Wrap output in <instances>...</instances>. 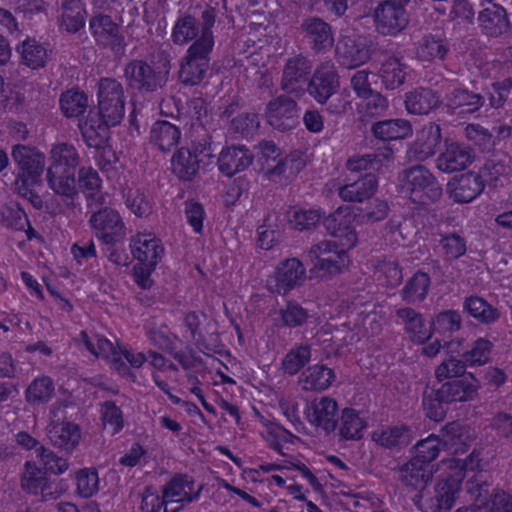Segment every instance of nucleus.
<instances>
[{
	"label": "nucleus",
	"mask_w": 512,
	"mask_h": 512,
	"mask_svg": "<svg viewBox=\"0 0 512 512\" xmlns=\"http://www.w3.org/2000/svg\"><path fill=\"white\" fill-rule=\"evenodd\" d=\"M216 16V10L212 7H207L201 13V35L189 46L180 65L179 79L185 85L199 84L209 68L210 54L215 43L212 28Z\"/></svg>",
	"instance_id": "nucleus-1"
},
{
	"label": "nucleus",
	"mask_w": 512,
	"mask_h": 512,
	"mask_svg": "<svg viewBox=\"0 0 512 512\" xmlns=\"http://www.w3.org/2000/svg\"><path fill=\"white\" fill-rule=\"evenodd\" d=\"M401 192L413 203L429 205L442 196V187L436 177L423 165L404 169L398 175Z\"/></svg>",
	"instance_id": "nucleus-2"
},
{
	"label": "nucleus",
	"mask_w": 512,
	"mask_h": 512,
	"mask_svg": "<svg viewBox=\"0 0 512 512\" xmlns=\"http://www.w3.org/2000/svg\"><path fill=\"white\" fill-rule=\"evenodd\" d=\"M466 438L459 423H448L440 431V435L431 434L418 441L414 446L413 458L429 464L438 456L441 449L452 454L463 453L466 450Z\"/></svg>",
	"instance_id": "nucleus-3"
},
{
	"label": "nucleus",
	"mask_w": 512,
	"mask_h": 512,
	"mask_svg": "<svg viewBox=\"0 0 512 512\" xmlns=\"http://www.w3.org/2000/svg\"><path fill=\"white\" fill-rule=\"evenodd\" d=\"M20 485L24 492L35 496L39 502L59 499L67 490L63 480L52 479L34 462L26 461L21 472Z\"/></svg>",
	"instance_id": "nucleus-4"
},
{
	"label": "nucleus",
	"mask_w": 512,
	"mask_h": 512,
	"mask_svg": "<svg viewBox=\"0 0 512 512\" xmlns=\"http://www.w3.org/2000/svg\"><path fill=\"white\" fill-rule=\"evenodd\" d=\"M410 0H382L373 10L375 31L382 36H396L407 27L409 15L406 6Z\"/></svg>",
	"instance_id": "nucleus-5"
},
{
	"label": "nucleus",
	"mask_w": 512,
	"mask_h": 512,
	"mask_svg": "<svg viewBox=\"0 0 512 512\" xmlns=\"http://www.w3.org/2000/svg\"><path fill=\"white\" fill-rule=\"evenodd\" d=\"M165 63L164 71H156L151 65L143 60H132L124 68V76L128 85L141 92H153L161 88L166 82V75L169 72V54L161 52Z\"/></svg>",
	"instance_id": "nucleus-6"
},
{
	"label": "nucleus",
	"mask_w": 512,
	"mask_h": 512,
	"mask_svg": "<svg viewBox=\"0 0 512 512\" xmlns=\"http://www.w3.org/2000/svg\"><path fill=\"white\" fill-rule=\"evenodd\" d=\"M373 51V41L369 36L351 33L340 36L335 47V57L341 66L353 69L368 62Z\"/></svg>",
	"instance_id": "nucleus-7"
},
{
	"label": "nucleus",
	"mask_w": 512,
	"mask_h": 512,
	"mask_svg": "<svg viewBox=\"0 0 512 512\" xmlns=\"http://www.w3.org/2000/svg\"><path fill=\"white\" fill-rule=\"evenodd\" d=\"M66 409L61 404H53L49 411L47 434L52 444L71 452L79 444L81 430L78 425L66 422Z\"/></svg>",
	"instance_id": "nucleus-8"
},
{
	"label": "nucleus",
	"mask_w": 512,
	"mask_h": 512,
	"mask_svg": "<svg viewBox=\"0 0 512 512\" xmlns=\"http://www.w3.org/2000/svg\"><path fill=\"white\" fill-rule=\"evenodd\" d=\"M98 108L112 126L118 125L125 113V96L122 84L113 78H102L98 84Z\"/></svg>",
	"instance_id": "nucleus-9"
},
{
	"label": "nucleus",
	"mask_w": 512,
	"mask_h": 512,
	"mask_svg": "<svg viewBox=\"0 0 512 512\" xmlns=\"http://www.w3.org/2000/svg\"><path fill=\"white\" fill-rule=\"evenodd\" d=\"M339 75L331 60L321 62L307 84L308 94L319 104H325L339 88Z\"/></svg>",
	"instance_id": "nucleus-10"
},
{
	"label": "nucleus",
	"mask_w": 512,
	"mask_h": 512,
	"mask_svg": "<svg viewBox=\"0 0 512 512\" xmlns=\"http://www.w3.org/2000/svg\"><path fill=\"white\" fill-rule=\"evenodd\" d=\"M89 224L95 235L105 244L119 241L125 235V225L118 211L104 207L93 212Z\"/></svg>",
	"instance_id": "nucleus-11"
},
{
	"label": "nucleus",
	"mask_w": 512,
	"mask_h": 512,
	"mask_svg": "<svg viewBox=\"0 0 512 512\" xmlns=\"http://www.w3.org/2000/svg\"><path fill=\"white\" fill-rule=\"evenodd\" d=\"M306 278L303 264L296 258L281 262L274 275L267 281L269 290L273 293L285 295L296 287L301 286Z\"/></svg>",
	"instance_id": "nucleus-12"
},
{
	"label": "nucleus",
	"mask_w": 512,
	"mask_h": 512,
	"mask_svg": "<svg viewBox=\"0 0 512 512\" xmlns=\"http://www.w3.org/2000/svg\"><path fill=\"white\" fill-rule=\"evenodd\" d=\"M313 62L303 54L289 57L283 66L280 80L281 89L287 94L302 92L303 85L309 80Z\"/></svg>",
	"instance_id": "nucleus-13"
},
{
	"label": "nucleus",
	"mask_w": 512,
	"mask_h": 512,
	"mask_svg": "<svg viewBox=\"0 0 512 512\" xmlns=\"http://www.w3.org/2000/svg\"><path fill=\"white\" fill-rule=\"evenodd\" d=\"M265 118L274 129L291 130L298 123L297 102L286 95L277 96L267 103Z\"/></svg>",
	"instance_id": "nucleus-14"
},
{
	"label": "nucleus",
	"mask_w": 512,
	"mask_h": 512,
	"mask_svg": "<svg viewBox=\"0 0 512 512\" xmlns=\"http://www.w3.org/2000/svg\"><path fill=\"white\" fill-rule=\"evenodd\" d=\"M304 40L315 53H325L334 44V33L329 23L317 16L304 18L299 26Z\"/></svg>",
	"instance_id": "nucleus-15"
},
{
	"label": "nucleus",
	"mask_w": 512,
	"mask_h": 512,
	"mask_svg": "<svg viewBox=\"0 0 512 512\" xmlns=\"http://www.w3.org/2000/svg\"><path fill=\"white\" fill-rule=\"evenodd\" d=\"M89 28L99 45L109 47L115 54H123L125 50L124 36L118 25L108 15L99 14L90 19Z\"/></svg>",
	"instance_id": "nucleus-16"
},
{
	"label": "nucleus",
	"mask_w": 512,
	"mask_h": 512,
	"mask_svg": "<svg viewBox=\"0 0 512 512\" xmlns=\"http://www.w3.org/2000/svg\"><path fill=\"white\" fill-rule=\"evenodd\" d=\"M444 103L449 113L464 117L478 111L484 104V97L462 86L451 84L444 96Z\"/></svg>",
	"instance_id": "nucleus-17"
},
{
	"label": "nucleus",
	"mask_w": 512,
	"mask_h": 512,
	"mask_svg": "<svg viewBox=\"0 0 512 512\" xmlns=\"http://www.w3.org/2000/svg\"><path fill=\"white\" fill-rule=\"evenodd\" d=\"M442 141L441 127L430 122L416 133V138L407 151L410 161L422 162L434 156Z\"/></svg>",
	"instance_id": "nucleus-18"
},
{
	"label": "nucleus",
	"mask_w": 512,
	"mask_h": 512,
	"mask_svg": "<svg viewBox=\"0 0 512 512\" xmlns=\"http://www.w3.org/2000/svg\"><path fill=\"white\" fill-rule=\"evenodd\" d=\"M306 415L311 425L331 433L338 423V404L328 396L315 398L307 407Z\"/></svg>",
	"instance_id": "nucleus-19"
},
{
	"label": "nucleus",
	"mask_w": 512,
	"mask_h": 512,
	"mask_svg": "<svg viewBox=\"0 0 512 512\" xmlns=\"http://www.w3.org/2000/svg\"><path fill=\"white\" fill-rule=\"evenodd\" d=\"M130 248L133 257L150 270H154L164 255L160 239L151 233H138L131 238Z\"/></svg>",
	"instance_id": "nucleus-20"
},
{
	"label": "nucleus",
	"mask_w": 512,
	"mask_h": 512,
	"mask_svg": "<svg viewBox=\"0 0 512 512\" xmlns=\"http://www.w3.org/2000/svg\"><path fill=\"white\" fill-rule=\"evenodd\" d=\"M46 180L49 188L61 198L62 207L59 208V212L74 210L79 198L75 173L47 171Z\"/></svg>",
	"instance_id": "nucleus-21"
},
{
	"label": "nucleus",
	"mask_w": 512,
	"mask_h": 512,
	"mask_svg": "<svg viewBox=\"0 0 512 512\" xmlns=\"http://www.w3.org/2000/svg\"><path fill=\"white\" fill-rule=\"evenodd\" d=\"M202 491V485L195 486L194 480L187 475H177L172 478L162 490L164 502L191 503L197 500Z\"/></svg>",
	"instance_id": "nucleus-22"
},
{
	"label": "nucleus",
	"mask_w": 512,
	"mask_h": 512,
	"mask_svg": "<svg viewBox=\"0 0 512 512\" xmlns=\"http://www.w3.org/2000/svg\"><path fill=\"white\" fill-rule=\"evenodd\" d=\"M472 150L458 142L445 141V149L436 160V167L444 173H453L467 168L473 162Z\"/></svg>",
	"instance_id": "nucleus-23"
},
{
	"label": "nucleus",
	"mask_w": 512,
	"mask_h": 512,
	"mask_svg": "<svg viewBox=\"0 0 512 512\" xmlns=\"http://www.w3.org/2000/svg\"><path fill=\"white\" fill-rule=\"evenodd\" d=\"M484 189L482 176L475 172H468L455 177L447 184L450 198L457 203H469Z\"/></svg>",
	"instance_id": "nucleus-24"
},
{
	"label": "nucleus",
	"mask_w": 512,
	"mask_h": 512,
	"mask_svg": "<svg viewBox=\"0 0 512 512\" xmlns=\"http://www.w3.org/2000/svg\"><path fill=\"white\" fill-rule=\"evenodd\" d=\"M11 156L18 166V173L40 179L45 166L44 154L26 145H15Z\"/></svg>",
	"instance_id": "nucleus-25"
},
{
	"label": "nucleus",
	"mask_w": 512,
	"mask_h": 512,
	"mask_svg": "<svg viewBox=\"0 0 512 512\" xmlns=\"http://www.w3.org/2000/svg\"><path fill=\"white\" fill-rule=\"evenodd\" d=\"M338 196L346 202H362L376 192L378 180L374 173L368 172L363 177L351 182L334 184Z\"/></svg>",
	"instance_id": "nucleus-26"
},
{
	"label": "nucleus",
	"mask_w": 512,
	"mask_h": 512,
	"mask_svg": "<svg viewBox=\"0 0 512 512\" xmlns=\"http://www.w3.org/2000/svg\"><path fill=\"white\" fill-rule=\"evenodd\" d=\"M353 215L347 209L339 208L324 219V226L328 233L342 239L344 247L352 248L357 241L356 232L350 226Z\"/></svg>",
	"instance_id": "nucleus-27"
},
{
	"label": "nucleus",
	"mask_w": 512,
	"mask_h": 512,
	"mask_svg": "<svg viewBox=\"0 0 512 512\" xmlns=\"http://www.w3.org/2000/svg\"><path fill=\"white\" fill-rule=\"evenodd\" d=\"M111 126L112 124L108 122L107 117H103L99 108L98 111H89L86 119L79 123L84 141L89 147L93 148L103 146L108 128Z\"/></svg>",
	"instance_id": "nucleus-28"
},
{
	"label": "nucleus",
	"mask_w": 512,
	"mask_h": 512,
	"mask_svg": "<svg viewBox=\"0 0 512 512\" xmlns=\"http://www.w3.org/2000/svg\"><path fill=\"white\" fill-rule=\"evenodd\" d=\"M477 380L470 375V380L458 379L444 383L436 391V400L439 403L465 402L472 400L478 389Z\"/></svg>",
	"instance_id": "nucleus-29"
},
{
	"label": "nucleus",
	"mask_w": 512,
	"mask_h": 512,
	"mask_svg": "<svg viewBox=\"0 0 512 512\" xmlns=\"http://www.w3.org/2000/svg\"><path fill=\"white\" fill-rule=\"evenodd\" d=\"M334 371L322 364L309 366L302 371L298 384L303 391H324L335 381Z\"/></svg>",
	"instance_id": "nucleus-30"
},
{
	"label": "nucleus",
	"mask_w": 512,
	"mask_h": 512,
	"mask_svg": "<svg viewBox=\"0 0 512 512\" xmlns=\"http://www.w3.org/2000/svg\"><path fill=\"white\" fill-rule=\"evenodd\" d=\"M253 155L245 146H231L223 149L218 158V166L222 173L231 177L248 168Z\"/></svg>",
	"instance_id": "nucleus-31"
},
{
	"label": "nucleus",
	"mask_w": 512,
	"mask_h": 512,
	"mask_svg": "<svg viewBox=\"0 0 512 512\" xmlns=\"http://www.w3.org/2000/svg\"><path fill=\"white\" fill-rule=\"evenodd\" d=\"M395 314L399 323L403 325L405 332L413 342L422 344L430 338L431 331L426 327L421 313L413 308L403 307L397 309Z\"/></svg>",
	"instance_id": "nucleus-32"
},
{
	"label": "nucleus",
	"mask_w": 512,
	"mask_h": 512,
	"mask_svg": "<svg viewBox=\"0 0 512 512\" xmlns=\"http://www.w3.org/2000/svg\"><path fill=\"white\" fill-rule=\"evenodd\" d=\"M478 21L484 34L499 37L510 30V22L506 10L499 5L483 9L478 15Z\"/></svg>",
	"instance_id": "nucleus-33"
},
{
	"label": "nucleus",
	"mask_w": 512,
	"mask_h": 512,
	"mask_svg": "<svg viewBox=\"0 0 512 512\" xmlns=\"http://www.w3.org/2000/svg\"><path fill=\"white\" fill-rule=\"evenodd\" d=\"M80 156L72 144L57 143L50 151V166L47 171L75 173Z\"/></svg>",
	"instance_id": "nucleus-34"
},
{
	"label": "nucleus",
	"mask_w": 512,
	"mask_h": 512,
	"mask_svg": "<svg viewBox=\"0 0 512 512\" xmlns=\"http://www.w3.org/2000/svg\"><path fill=\"white\" fill-rule=\"evenodd\" d=\"M405 108L414 115H427L440 103L438 95L429 88L418 87L405 94Z\"/></svg>",
	"instance_id": "nucleus-35"
},
{
	"label": "nucleus",
	"mask_w": 512,
	"mask_h": 512,
	"mask_svg": "<svg viewBox=\"0 0 512 512\" xmlns=\"http://www.w3.org/2000/svg\"><path fill=\"white\" fill-rule=\"evenodd\" d=\"M393 159V152L390 148H384L377 152L364 155H355L348 159L346 167L350 172L366 173L379 171L381 167Z\"/></svg>",
	"instance_id": "nucleus-36"
},
{
	"label": "nucleus",
	"mask_w": 512,
	"mask_h": 512,
	"mask_svg": "<svg viewBox=\"0 0 512 512\" xmlns=\"http://www.w3.org/2000/svg\"><path fill=\"white\" fill-rule=\"evenodd\" d=\"M180 138V129L166 120L155 122L150 129V143L162 152L172 150Z\"/></svg>",
	"instance_id": "nucleus-37"
},
{
	"label": "nucleus",
	"mask_w": 512,
	"mask_h": 512,
	"mask_svg": "<svg viewBox=\"0 0 512 512\" xmlns=\"http://www.w3.org/2000/svg\"><path fill=\"white\" fill-rule=\"evenodd\" d=\"M367 427L366 418L353 408H344L341 412L338 434L344 440H360Z\"/></svg>",
	"instance_id": "nucleus-38"
},
{
	"label": "nucleus",
	"mask_w": 512,
	"mask_h": 512,
	"mask_svg": "<svg viewBox=\"0 0 512 512\" xmlns=\"http://www.w3.org/2000/svg\"><path fill=\"white\" fill-rule=\"evenodd\" d=\"M371 437L378 445L393 449L407 446L412 440V433L405 425L388 426L374 431Z\"/></svg>",
	"instance_id": "nucleus-39"
},
{
	"label": "nucleus",
	"mask_w": 512,
	"mask_h": 512,
	"mask_svg": "<svg viewBox=\"0 0 512 512\" xmlns=\"http://www.w3.org/2000/svg\"><path fill=\"white\" fill-rule=\"evenodd\" d=\"M406 68L401 58L389 56L381 63L378 76L386 89L394 90L404 83Z\"/></svg>",
	"instance_id": "nucleus-40"
},
{
	"label": "nucleus",
	"mask_w": 512,
	"mask_h": 512,
	"mask_svg": "<svg viewBox=\"0 0 512 512\" xmlns=\"http://www.w3.org/2000/svg\"><path fill=\"white\" fill-rule=\"evenodd\" d=\"M371 131L376 138L390 141L412 135V126L406 119H389L374 123Z\"/></svg>",
	"instance_id": "nucleus-41"
},
{
	"label": "nucleus",
	"mask_w": 512,
	"mask_h": 512,
	"mask_svg": "<svg viewBox=\"0 0 512 512\" xmlns=\"http://www.w3.org/2000/svg\"><path fill=\"white\" fill-rule=\"evenodd\" d=\"M201 161L189 148L182 147L172 157V171L180 179L190 181L196 176Z\"/></svg>",
	"instance_id": "nucleus-42"
},
{
	"label": "nucleus",
	"mask_w": 512,
	"mask_h": 512,
	"mask_svg": "<svg viewBox=\"0 0 512 512\" xmlns=\"http://www.w3.org/2000/svg\"><path fill=\"white\" fill-rule=\"evenodd\" d=\"M78 182L83 192L87 193L91 203L90 207L97 208L98 205L103 204L104 195L99 193L102 180L96 170L92 167H82L78 172Z\"/></svg>",
	"instance_id": "nucleus-43"
},
{
	"label": "nucleus",
	"mask_w": 512,
	"mask_h": 512,
	"mask_svg": "<svg viewBox=\"0 0 512 512\" xmlns=\"http://www.w3.org/2000/svg\"><path fill=\"white\" fill-rule=\"evenodd\" d=\"M432 473L428 464L412 458L401 469V480L415 489L423 488L431 479Z\"/></svg>",
	"instance_id": "nucleus-44"
},
{
	"label": "nucleus",
	"mask_w": 512,
	"mask_h": 512,
	"mask_svg": "<svg viewBox=\"0 0 512 512\" xmlns=\"http://www.w3.org/2000/svg\"><path fill=\"white\" fill-rule=\"evenodd\" d=\"M201 24L199 26L198 21L191 15H183L179 17L172 29L171 39L173 43L183 45L191 40L199 38L201 34Z\"/></svg>",
	"instance_id": "nucleus-45"
},
{
	"label": "nucleus",
	"mask_w": 512,
	"mask_h": 512,
	"mask_svg": "<svg viewBox=\"0 0 512 512\" xmlns=\"http://www.w3.org/2000/svg\"><path fill=\"white\" fill-rule=\"evenodd\" d=\"M55 393L53 380L48 376L34 379L25 390V400L31 405L44 404L51 400Z\"/></svg>",
	"instance_id": "nucleus-46"
},
{
	"label": "nucleus",
	"mask_w": 512,
	"mask_h": 512,
	"mask_svg": "<svg viewBox=\"0 0 512 512\" xmlns=\"http://www.w3.org/2000/svg\"><path fill=\"white\" fill-rule=\"evenodd\" d=\"M86 11L80 0H65L62 3V26L75 33L85 24Z\"/></svg>",
	"instance_id": "nucleus-47"
},
{
	"label": "nucleus",
	"mask_w": 512,
	"mask_h": 512,
	"mask_svg": "<svg viewBox=\"0 0 512 512\" xmlns=\"http://www.w3.org/2000/svg\"><path fill=\"white\" fill-rule=\"evenodd\" d=\"M430 286V277L424 272L415 273L402 289V299L409 304L421 302L425 299Z\"/></svg>",
	"instance_id": "nucleus-48"
},
{
	"label": "nucleus",
	"mask_w": 512,
	"mask_h": 512,
	"mask_svg": "<svg viewBox=\"0 0 512 512\" xmlns=\"http://www.w3.org/2000/svg\"><path fill=\"white\" fill-rule=\"evenodd\" d=\"M464 310L481 323L489 324L499 318V312L484 299L477 296H470L464 300Z\"/></svg>",
	"instance_id": "nucleus-49"
},
{
	"label": "nucleus",
	"mask_w": 512,
	"mask_h": 512,
	"mask_svg": "<svg viewBox=\"0 0 512 512\" xmlns=\"http://www.w3.org/2000/svg\"><path fill=\"white\" fill-rule=\"evenodd\" d=\"M100 419L103 428L113 435L124 427L122 410L114 401L106 400L100 404Z\"/></svg>",
	"instance_id": "nucleus-50"
},
{
	"label": "nucleus",
	"mask_w": 512,
	"mask_h": 512,
	"mask_svg": "<svg viewBox=\"0 0 512 512\" xmlns=\"http://www.w3.org/2000/svg\"><path fill=\"white\" fill-rule=\"evenodd\" d=\"M60 108L66 117H78L88 107V97L83 92L68 90L60 97Z\"/></svg>",
	"instance_id": "nucleus-51"
},
{
	"label": "nucleus",
	"mask_w": 512,
	"mask_h": 512,
	"mask_svg": "<svg viewBox=\"0 0 512 512\" xmlns=\"http://www.w3.org/2000/svg\"><path fill=\"white\" fill-rule=\"evenodd\" d=\"M22 61L32 69L43 67L47 58V50L35 39H26L18 48Z\"/></svg>",
	"instance_id": "nucleus-52"
},
{
	"label": "nucleus",
	"mask_w": 512,
	"mask_h": 512,
	"mask_svg": "<svg viewBox=\"0 0 512 512\" xmlns=\"http://www.w3.org/2000/svg\"><path fill=\"white\" fill-rule=\"evenodd\" d=\"M311 358L309 345H298L293 347L283 358L282 368L289 375L297 374Z\"/></svg>",
	"instance_id": "nucleus-53"
},
{
	"label": "nucleus",
	"mask_w": 512,
	"mask_h": 512,
	"mask_svg": "<svg viewBox=\"0 0 512 512\" xmlns=\"http://www.w3.org/2000/svg\"><path fill=\"white\" fill-rule=\"evenodd\" d=\"M439 246L446 260L452 261L466 253V239L456 232L440 235Z\"/></svg>",
	"instance_id": "nucleus-54"
},
{
	"label": "nucleus",
	"mask_w": 512,
	"mask_h": 512,
	"mask_svg": "<svg viewBox=\"0 0 512 512\" xmlns=\"http://www.w3.org/2000/svg\"><path fill=\"white\" fill-rule=\"evenodd\" d=\"M40 179L30 178L23 174L17 173L16 179L13 183L14 191L22 198L29 201L36 209L43 207L42 198L34 191V186L38 184Z\"/></svg>",
	"instance_id": "nucleus-55"
},
{
	"label": "nucleus",
	"mask_w": 512,
	"mask_h": 512,
	"mask_svg": "<svg viewBox=\"0 0 512 512\" xmlns=\"http://www.w3.org/2000/svg\"><path fill=\"white\" fill-rule=\"evenodd\" d=\"M493 344L485 338L475 340L471 348L462 354L467 366H481L486 364L490 359Z\"/></svg>",
	"instance_id": "nucleus-56"
},
{
	"label": "nucleus",
	"mask_w": 512,
	"mask_h": 512,
	"mask_svg": "<svg viewBox=\"0 0 512 512\" xmlns=\"http://www.w3.org/2000/svg\"><path fill=\"white\" fill-rule=\"evenodd\" d=\"M127 208L138 217L148 216L152 205L145 193L138 187H130L124 194Z\"/></svg>",
	"instance_id": "nucleus-57"
},
{
	"label": "nucleus",
	"mask_w": 512,
	"mask_h": 512,
	"mask_svg": "<svg viewBox=\"0 0 512 512\" xmlns=\"http://www.w3.org/2000/svg\"><path fill=\"white\" fill-rule=\"evenodd\" d=\"M459 491V482L456 479L448 478L439 481L435 487L434 499L438 509H450Z\"/></svg>",
	"instance_id": "nucleus-58"
},
{
	"label": "nucleus",
	"mask_w": 512,
	"mask_h": 512,
	"mask_svg": "<svg viewBox=\"0 0 512 512\" xmlns=\"http://www.w3.org/2000/svg\"><path fill=\"white\" fill-rule=\"evenodd\" d=\"M339 241L340 245L331 240L320 241L309 249L307 257L313 265H315V262H322L324 258H338V253L349 249L343 246L342 239H339Z\"/></svg>",
	"instance_id": "nucleus-59"
},
{
	"label": "nucleus",
	"mask_w": 512,
	"mask_h": 512,
	"mask_svg": "<svg viewBox=\"0 0 512 512\" xmlns=\"http://www.w3.org/2000/svg\"><path fill=\"white\" fill-rule=\"evenodd\" d=\"M25 212L19 206L3 205L0 207V224L13 230H23L28 224Z\"/></svg>",
	"instance_id": "nucleus-60"
},
{
	"label": "nucleus",
	"mask_w": 512,
	"mask_h": 512,
	"mask_svg": "<svg viewBox=\"0 0 512 512\" xmlns=\"http://www.w3.org/2000/svg\"><path fill=\"white\" fill-rule=\"evenodd\" d=\"M279 314L282 325L289 328L302 326L309 318L307 310L295 302H289L280 309Z\"/></svg>",
	"instance_id": "nucleus-61"
},
{
	"label": "nucleus",
	"mask_w": 512,
	"mask_h": 512,
	"mask_svg": "<svg viewBox=\"0 0 512 512\" xmlns=\"http://www.w3.org/2000/svg\"><path fill=\"white\" fill-rule=\"evenodd\" d=\"M205 319L206 316L204 314L196 312H189L184 317V325L189 331L192 341L200 351L206 348V338L202 329Z\"/></svg>",
	"instance_id": "nucleus-62"
},
{
	"label": "nucleus",
	"mask_w": 512,
	"mask_h": 512,
	"mask_svg": "<svg viewBox=\"0 0 512 512\" xmlns=\"http://www.w3.org/2000/svg\"><path fill=\"white\" fill-rule=\"evenodd\" d=\"M461 324V316L454 310L439 313L432 322L433 331L441 334L458 331L461 328Z\"/></svg>",
	"instance_id": "nucleus-63"
},
{
	"label": "nucleus",
	"mask_w": 512,
	"mask_h": 512,
	"mask_svg": "<svg viewBox=\"0 0 512 512\" xmlns=\"http://www.w3.org/2000/svg\"><path fill=\"white\" fill-rule=\"evenodd\" d=\"M447 53L444 44L432 37H424L417 48V56L423 61L442 60Z\"/></svg>",
	"instance_id": "nucleus-64"
}]
</instances>
